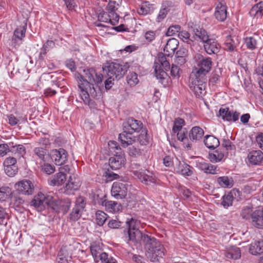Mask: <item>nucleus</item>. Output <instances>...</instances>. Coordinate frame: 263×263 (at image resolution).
Wrapping results in <instances>:
<instances>
[{"label": "nucleus", "mask_w": 263, "mask_h": 263, "mask_svg": "<svg viewBox=\"0 0 263 263\" xmlns=\"http://www.w3.org/2000/svg\"><path fill=\"white\" fill-rule=\"evenodd\" d=\"M249 162L253 165H259L263 160V153L260 151H252L248 155Z\"/></svg>", "instance_id": "nucleus-20"}, {"label": "nucleus", "mask_w": 263, "mask_h": 263, "mask_svg": "<svg viewBox=\"0 0 263 263\" xmlns=\"http://www.w3.org/2000/svg\"><path fill=\"white\" fill-rule=\"evenodd\" d=\"M215 16L217 20L220 21H224L227 17L226 6L219 3L216 7Z\"/></svg>", "instance_id": "nucleus-35"}, {"label": "nucleus", "mask_w": 263, "mask_h": 263, "mask_svg": "<svg viewBox=\"0 0 263 263\" xmlns=\"http://www.w3.org/2000/svg\"><path fill=\"white\" fill-rule=\"evenodd\" d=\"M178 172L182 175L189 176L192 174V171L190 169V166L184 163L179 165Z\"/></svg>", "instance_id": "nucleus-55"}, {"label": "nucleus", "mask_w": 263, "mask_h": 263, "mask_svg": "<svg viewBox=\"0 0 263 263\" xmlns=\"http://www.w3.org/2000/svg\"><path fill=\"white\" fill-rule=\"evenodd\" d=\"M90 251L96 262H98V259L104 253L101 247L96 243H93L90 246Z\"/></svg>", "instance_id": "nucleus-41"}, {"label": "nucleus", "mask_w": 263, "mask_h": 263, "mask_svg": "<svg viewBox=\"0 0 263 263\" xmlns=\"http://www.w3.org/2000/svg\"><path fill=\"white\" fill-rule=\"evenodd\" d=\"M203 47L205 52L209 54H217L220 48V45L213 39H209L204 43Z\"/></svg>", "instance_id": "nucleus-17"}, {"label": "nucleus", "mask_w": 263, "mask_h": 263, "mask_svg": "<svg viewBox=\"0 0 263 263\" xmlns=\"http://www.w3.org/2000/svg\"><path fill=\"white\" fill-rule=\"evenodd\" d=\"M245 43L247 48L253 50L256 47V41L253 37H248L245 39Z\"/></svg>", "instance_id": "nucleus-64"}, {"label": "nucleus", "mask_w": 263, "mask_h": 263, "mask_svg": "<svg viewBox=\"0 0 263 263\" xmlns=\"http://www.w3.org/2000/svg\"><path fill=\"white\" fill-rule=\"evenodd\" d=\"M111 15L107 12H101L98 15V20L100 22H103L105 23H109L112 26H115L116 25H114L113 22V17L110 16Z\"/></svg>", "instance_id": "nucleus-48"}, {"label": "nucleus", "mask_w": 263, "mask_h": 263, "mask_svg": "<svg viewBox=\"0 0 263 263\" xmlns=\"http://www.w3.org/2000/svg\"><path fill=\"white\" fill-rule=\"evenodd\" d=\"M179 45V41L175 38L170 39L164 48V51L166 53L167 56L174 53Z\"/></svg>", "instance_id": "nucleus-26"}, {"label": "nucleus", "mask_w": 263, "mask_h": 263, "mask_svg": "<svg viewBox=\"0 0 263 263\" xmlns=\"http://www.w3.org/2000/svg\"><path fill=\"white\" fill-rule=\"evenodd\" d=\"M239 115V112L230 110L229 107H221L219 110L218 116L224 121L235 122L238 120Z\"/></svg>", "instance_id": "nucleus-15"}, {"label": "nucleus", "mask_w": 263, "mask_h": 263, "mask_svg": "<svg viewBox=\"0 0 263 263\" xmlns=\"http://www.w3.org/2000/svg\"><path fill=\"white\" fill-rule=\"evenodd\" d=\"M130 67L128 62H111L107 63L103 66L104 74L116 78L117 80L123 78Z\"/></svg>", "instance_id": "nucleus-3"}, {"label": "nucleus", "mask_w": 263, "mask_h": 263, "mask_svg": "<svg viewBox=\"0 0 263 263\" xmlns=\"http://www.w3.org/2000/svg\"><path fill=\"white\" fill-rule=\"evenodd\" d=\"M178 36L182 41L191 45H192V44L193 42V40L190 39V33L186 31H182L179 32Z\"/></svg>", "instance_id": "nucleus-53"}, {"label": "nucleus", "mask_w": 263, "mask_h": 263, "mask_svg": "<svg viewBox=\"0 0 263 263\" xmlns=\"http://www.w3.org/2000/svg\"><path fill=\"white\" fill-rule=\"evenodd\" d=\"M207 78L191 74L189 87L197 98H202L205 93Z\"/></svg>", "instance_id": "nucleus-6"}, {"label": "nucleus", "mask_w": 263, "mask_h": 263, "mask_svg": "<svg viewBox=\"0 0 263 263\" xmlns=\"http://www.w3.org/2000/svg\"><path fill=\"white\" fill-rule=\"evenodd\" d=\"M172 3L170 1H164L162 3L161 8L157 15L156 21L157 22H161L166 16L172 7Z\"/></svg>", "instance_id": "nucleus-22"}, {"label": "nucleus", "mask_w": 263, "mask_h": 263, "mask_svg": "<svg viewBox=\"0 0 263 263\" xmlns=\"http://www.w3.org/2000/svg\"><path fill=\"white\" fill-rule=\"evenodd\" d=\"M109 152L113 155L114 153H118L119 152L118 149H122L120 147L119 144L115 141H110L108 143Z\"/></svg>", "instance_id": "nucleus-60"}, {"label": "nucleus", "mask_w": 263, "mask_h": 263, "mask_svg": "<svg viewBox=\"0 0 263 263\" xmlns=\"http://www.w3.org/2000/svg\"><path fill=\"white\" fill-rule=\"evenodd\" d=\"M193 31L195 39L202 41L203 43L210 39L206 31L202 28H195Z\"/></svg>", "instance_id": "nucleus-34"}, {"label": "nucleus", "mask_w": 263, "mask_h": 263, "mask_svg": "<svg viewBox=\"0 0 263 263\" xmlns=\"http://www.w3.org/2000/svg\"><path fill=\"white\" fill-rule=\"evenodd\" d=\"M204 135L203 130L199 126H194L189 133L190 141H198L202 138Z\"/></svg>", "instance_id": "nucleus-30"}, {"label": "nucleus", "mask_w": 263, "mask_h": 263, "mask_svg": "<svg viewBox=\"0 0 263 263\" xmlns=\"http://www.w3.org/2000/svg\"><path fill=\"white\" fill-rule=\"evenodd\" d=\"M66 175L60 172L56 174L54 177L50 181V184L53 186L62 185L66 181Z\"/></svg>", "instance_id": "nucleus-39"}, {"label": "nucleus", "mask_w": 263, "mask_h": 263, "mask_svg": "<svg viewBox=\"0 0 263 263\" xmlns=\"http://www.w3.org/2000/svg\"><path fill=\"white\" fill-rule=\"evenodd\" d=\"M95 74L96 70L93 68L83 70V73L80 75L79 82L81 81H87L89 84H92L95 82Z\"/></svg>", "instance_id": "nucleus-27"}, {"label": "nucleus", "mask_w": 263, "mask_h": 263, "mask_svg": "<svg viewBox=\"0 0 263 263\" xmlns=\"http://www.w3.org/2000/svg\"><path fill=\"white\" fill-rule=\"evenodd\" d=\"M140 134L138 136V141L142 145H146L149 141V137L147 134V130L146 128H142Z\"/></svg>", "instance_id": "nucleus-45"}, {"label": "nucleus", "mask_w": 263, "mask_h": 263, "mask_svg": "<svg viewBox=\"0 0 263 263\" xmlns=\"http://www.w3.org/2000/svg\"><path fill=\"white\" fill-rule=\"evenodd\" d=\"M10 152L17 154L18 157H21L26 153V149L23 145H17L10 147Z\"/></svg>", "instance_id": "nucleus-49"}, {"label": "nucleus", "mask_w": 263, "mask_h": 263, "mask_svg": "<svg viewBox=\"0 0 263 263\" xmlns=\"http://www.w3.org/2000/svg\"><path fill=\"white\" fill-rule=\"evenodd\" d=\"M107 218V215L102 211H98L96 213V223L100 226L104 224Z\"/></svg>", "instance_id": "nucleus-46"}, {"label": "nucleus", "mask_w": 263, "mask_h": 263, "mask_svg": "<svg viewBox=\"0 0 263 263\" xmlns=\"http://www.w3.org/2000/svg\"><path fill=\"white\" fill-rule=\"evenodd\" d=\"M71 200L68 198L55 199L52 196L48 208L55 213L62 212L66 214L71 206Z\"/></svg>", "instance_id": "nucleus-8"}, {"label": "nucleus", "mask_w": 263, "mask_h": 263, "mask_svg": "<svg viewBox=\"0 0 263 263\" xmlns=\"http://www.w3.org/2000/svg\"><path fill=\"white\" fill-rule=\"evenodd\" d=\"M18 168L17 165L4 166V171L9 177H13L17 173Z\"/></svg>", "instance_id": "nucleus-59"}, {"label": "nucleus", "mask_w": 263, "mask_h": 263, "mask_svg": "<svg viewBox=\"0 0 263 263\" xmlns=\"http://www.w3.org/2000/svg\"><path fill=\"white\" fill-rule=\"evenodd\" d=\"M102 204L106 207L108 211L111 212H117L122 209L121 203L116 201L104 200Z\"/></svg>", "instance_id": "nucleus-32"}, {"label": "nucleus", "mask_w": 263, "mask_h": 263, "mask_svg": "<svg viewBox=\"0 0 263 263\" xmlns=\"http://www.w3.org/2000/svg\"><path fill=\"white\" fill-rule=\"evenodd\" d=\"M126 81L131 87L136 86L139 82L137 74L135 72H129L126 76Z\"/></svg>", "instance_id": "nucleus-47"}, {"label": "nucleus", "mask_w": 263, "mask_h": 263, "mask_svg": "<svg viewBox=\"0 0 263 263\" xmlns=\"http://www.w3.org/2000/svg\"><path fill=\"white\" fill-rule=\"evenodd\" d=\"M249 14L253 17H260L263 15V2L254 5L250 9Z\"/></svg>", "instance_id": "nucleus-31"}, {"label": "nucleus", "mask_w": 263, "mask_h": 263, "mask_svg": "<svg viewBox=\"0 0 263 263\" xmlns=\"http://www.w3.org/2000/svg\"><path fill=\"white\" fill-rule=\"evenodd\" d=\"M185 125L184 120L180 118H176L174 120L173 132L176 133L178 131L183 129L182 126Z\"/></svg>", "instance_id": "nucleus-50"}, {"label": "nucleus", "mask_w": 263, "mask_h": 263, "mask_svg": "<svg viewBox=\"0 0 263 263\" xmlns=\"http://www.w3.org/2000/svg\"><path fill=\"white\" fill-rule=\"evenodd\" d=\"M14 188L20 194L29 196L34 193L35 186L32 181L23 179L16 182Z\"/></svg>", "instance_id": "nucleus-9"}, {"label": "nucleus", "mask_w": 263, "mask_h": 263, "mask_svg": "<svg viewBox=\"0 0 263 263\" xmlns=\"http://www.w3.org/2000/svg\"><path fill=\"white\" fill-rule=\"evenodd\" d=\"M80 186V182L76 181L75 180L72 181L71 177H70V180L66 185V190L70 191H76L79 189Z\"/></svg>", "instance_id": "nucleus-57"}, {"label": "nucleus", "mask_w": 263, "mask_h": 263, "mask_svg": "<svg viewBox=\"0 0 263 263\" xmlns=\"http://www.w3.org/2000/svg\"><path fill=\"white\" fill-rule=\"evenodd\" d=\"M82 213V211L73 207L69 215L70 220L73 221L78 220L81 218Z\"/></svg>", "instance_id": "nucleus-56"}, {"label": "nucleus", "mask_w": 263, "mask_h": 263, "mask_svg": "<svg viewBox=\"0 0 263 263\" xmlns=\"http://www.w3.org/2000/svg\"><path fill=\"white\" fill-rule=\"evenodd\" d=\"M222 77V70L218 68L214 70L211 73L209 83L212 85H215L220 82V78Z\"/></svg>", "instance_id": "nucleus-43"}, {"label": "nucleus", "mask_w": 263, "mask_h": 263, "mask_svg": "<svg viewBox=\"0 0 263 263\" xmlns=\"http://www.w3.org/2000/svg\"><path fill=\"white\" fill-rule=\"evenodd\" d=\"M101 261L103 263H116V260L111 256H109L108 254L104 252L98 259V262Z\"/></svg>", "instance_id": "nucleus-58"}, {"label": "nucleus", "mask_w": 263, "mask_h": 263, "mask_svg": "<svg viewBox=\"0 0 263 263\" xmlns=\"http://www.w3.org/2000/svg\"><path fill=\"white\" fill-rule=\"evenodd\" d=\"M252 224L258 229L263 228V207L253 212L252 219L250 221Z\"/></svg>", "instance_id": "nucleus-18"}, {"label": "nucleus", "mask_w": 263, "mask_h": 263, "mask_svg": "<svg viewBox=\"0 0 263 263\" xmlns=\"http://www.w3.org/2000/svg\"><path fill=\"white\" fill-rule=\"evenodd\" d=\"M165 55L163 53L158 54V62H155L154 67L155 69V74L159 82L164 87L170 86L172 84V80L167 73L163 70L161 67V64L166 61Z\"/></svg>", "instance_id": "nucleus-4"}, {"label": "nucleus", "mask_w": 263, "mask_h": 263, "mask_svg": "<svg viewBox=\"0 0 263 263\" xmlns=\"http://www.w3.org/2000/svg\"><path fill=\"white\" fill-rule=\"evenodd\" d=\"M176 133L178 140L183 142L184 147L190 149L192 144L187 138L188 132L186 128H184L183 129L178 131Z\"/></svg>", "instance_id": "nucleus-29"}, {"label": "nucleus", "mask_w": 263, "mask_h": 263, "mask_svg": "<svg viewBox=\"0 0 263 263\" xmlns=\"http://www.w3.org/2000/svg\"><path fill=\"white\" fill-rule=\"evenodd\" d=\"M154 5L151 4L148 2L143 1L140 7V9L138 11V13L141 15H146L148 13H150L153 11L154 9Z\"/></svg>", "instance_id": "nucleus-40"}, {"label": "nucleus", "mask_w": 263, "mask_h": 263, "mask_svg": "<svg viewBox=\"0 0 263 263\" xmlns=\"http://www.w3.org/2000/svg\"><path fill=\"white\" fill-rule=\"evenodd\" d=\"M205 145L210 149H215L219 145V140L213 135H206L204 140Z\"/></svg>", "instance_id": "nucleus-33"}, {"label": "nucleus", "mask_w": 263, "mask_h": 263, "mask_svg": "<svg viewBox=\"0 0 263 263\" xmlns=\"http://www.w3.org/2000/svg\"><path fill=\"white\" fill-rule=\"evenodd\" d=\"M198 167L206 174H217L219 171L217 166L205 162H199Z\"/></svg>", "instance_id": "nucleus-28"}, {"label": "nucleus", "mask_w": 263, "mask_h": 263, "mask_svg": "<svg viewBox=\"0 0 263 263\" xmlns=\"http://www.w3.org/2000/svg\"><path fill=\"white\" fill-rule=\"evenodd\" d=\"M126 223L127 226V231H135L138 230L139 229V221L133 218H131L130 219H128L126 221Z\"/></svg>", "instance_id": "nucleus-52"}, {"label": "nucleus", "mask_w": 263, "mask_h": 263, "mask_svg": "<svg viewBox=\"0 0 263 263\" xmlns=\"http://www.w3.org/2000/svg\"><path fill=\"white\" fill-rule=\"evenodd\" d=\"M150 235L142 233L139 230L135 231H124V237L125 240L128 244H133L135 246L145 244V239L149 237Z\"/></svg>", "instance_id": "nucleus-7"}, {"label": "nucleus", "mask_w": 263, "mask_h": 263, "mask_svg": "<svg viewBox=\"0 0 263 263\" xmlns=\"http://www.w3.org/2000/svg\"><path fill=\"white\" fill-rule=\"evenodd\" d=\"M118 5L116 4L115 2L110 1L106 7L107 12L111 15L110 16L113 17L114 25H117L119 20V15L116 12L118 9Z\"/></svg>", "instance_id": "nucleus-25"}, {"label": "nucleus", "mask_w": 263, "mask_h": 263, "mask_svg": "<svg viewBox=\"0 0 263 263\" xmlns=\"http://www.w3.org/2000/svg\"><path fill=\"white\" fill-rule=\"evenodd\" d=\"M253 212L252 209L249 206H246L242 209L241 212V216L244 219L251 220Z\"/></svg>", "instance_id": "nucleus-54"}, {"label": "nucleus", "mask_w": 263, "mask_h": 263, "mask_svg": "<svg viewBox=\"0 0 263 263\" xmlns=\"http://www.w3.org/2000/svg\"><path fill=\"white\" fill-rule=\"evenodd\" d=\"M10 192V189L8 186L0 187V201H5L8 197Z\"/></svg>", "instance_id": "nucleus-63"}, {"label": "nucleus", "mask_w": 263, "mask_h": 263, "mask_svg": "<svg viewBox=\"0 0 263 263\" xmlns=\"http://www.w3.org/2000/svg\"><path fill=\"white\" fill-rule=\"evenodd\" d=\"M128 184L125 181H116L112 184L111 193L117 199L124 198L127 193Z\"/></svg>", "instance_id": "nucleus-10"}, {"label": "nucleus", "mask_w": 263, "mask_h": 263, "mask_svg": "<svg viewBox=\"0 0 263 263\" xmlns=\"http://www.w3.org/2000/svg\"><path fill=\"white\" fill-rule=\"evenodd\" d=\"M224 154L221 151L217 149L212 153H209V159L212 163H217L222 160Z\"/></svg>", "instance_id": "nucleus-42"}, {"label": "nucleus", "mask_w": 263, "mask_h": 263, "mask_svg": "<svg viewBox=\"0 0 263 263\" xmlns=\"http://www.w3.org/2000/svg\"><path fill=\"white\" fill-rule=\"evenodd\" d=\"M249 251L253 255L263 253V240L252 243L249 248Z\"/></svg>", "instance_id": "nucleus-36"}, {"label": "nucleus", "mask_w": 263, "mask_h": 263, "mask_svg": "<svg viewBox=\"0 0 263 263\" xmlns=\"http://www.w3.org/2000/svg\"><path fill=\"white\" fill-rule=\"evenodd\" d=\"M221 205L226 209L232 206L234 200V197L232 192H229L222 196Z\"/></svg>", "instance_id": "nucleus-44"}, {"label": "nucleus", "mask_w": 263, "mask_h": 263, "mask_svg": "<svg viewBox=\"0 0 263 263\" xmlns=\"http://www.w3.org/2000/svg\"><path fill=\"white\" fill-rule=\"evenodd\" d=\"M223 251L224 255L228 259L236 260L239 259L241 256L240 250L236 246H232L226 248Z\"/></svg>", "instance_id": "nucleus-21"}, {"label": "nucleus", "mask_w": 263, "mask_h": 263, "mask_svg": "<svg viewBox=\"0 0 263 263\" xmlns=\"http://www.w3.org/2000/svg\"><path fill=\"white\" fill-rule=\"evenodd\" d=\"M33 157L40 160L45 162L48 157V151L46 147H37L33 150Z\"/></svg>", "instance_id": "nucleus-23"}, {"label": "nucleus", "mask_w": 263, "mask_h": 263, "mask_svg": "<svg viewBox=\"0 0 263 263\" xmlns=\"http://www.w3.org/2000/svg\"><path fill=\"white\" fill-rule=\"evenodd\" d=\"M238 45L239 41L236 37L228 35L224 43V49L226 51L229 52L237 51Z\"/></svg>", "instance_id": "nucleus-19"}, {"label": "nucleus", "mask_w": 263, "mask_h": 263, "mask_svg": "<svg viewBox=\"0 0 263 263\" xmlns=\"http://www.w3.org/2000/svg\"><path fill=\"white\" fill-rule=\"evenodd\" d=\"M26 25L20 26L15 29L12 39V45L14 47L18 46L22 39L25 36Z\"/></svg>", "instance_id": "nucleus-16"}, {"label": "nucleus", "mask_w": 263, "mask_h": 263, "mask_svg": "<svg viewBox=\"0 0 263 263\" xmlns=\"http://www.w3.org/2000/svg\"><path fill=\"white\" fill-rule=\"evenodd\" d=\"M143 128V123L134 118H128L123 123V130L129 134L139 133Z\"/></svg>", "instance_id": "nucleus-13"}, {"label": "nucleus", "mask_w": 263, "mask_h": 263, "mask_svg": "<svg viewBox=\"0 0 263 263\" xmlns=\"http://www.w3.org/2000/svg\"><path fill=\"white\" fill-rule=\"evenodd\" d=\"M118 153H114L112 156L108 160V164L112 170H117L124 166L126 162V158L124 152L119 149Z\"/></svg>", "instance_id": "nucleus-11"}, {"label": "nucleus", "mask_w": 263, "mask_h": 263, "mask_svg": "<svg viewBox=\"0 0 263 263\" xmlns=\"http://www.w3.org/2000/svg\"><path fill=\"white\" fill-rule=\"evenodd\" d=\"M197 59V67L192 72V74L197 75L199 77L207 78L206 74L211 70L212 66V61L211 58L204 57L198 54L196 57Z\"/></svg>", "instance_id": "nucleus-5"}, {"label": "nucleus", "mask_w": 263, "mask_h": 263, "mask_svg": "<svg viewBox=\"0 0 263 263\" xmlns=\"http://www.w3.org/2000/svg\"><path fill=\"white\" fill-rule=\"evenodd\" d=\"M51 159L57 165H62L68 160V153L64 148L52 149L50 152Z\"/></svg>", "instance_id": "nucleus-14"}, {"label": "nucleus", "mask_w": 263, "mask_h": 263, "mask_svg": "<svg viewBox=\"0 0 263 263\" xmlns=\"http://www.w3.org/2000/svg\"><path fill=\"white\" fill-rule=\"evenodd\" d=\"M133 134L127 133L123 132L119 135V139L120 140L123 146L126 147L128 145H132L136 141V137L132 136Z\"/></svg>", "instance_id": "nucleus-24"}, {"label": "nucleus", "mask_w": 263, "mask_h": 263, "mask_svg": "<svg viewBox=\"0 0 263 263\" xmlns=\"http://www.w3.org/2000/svg\"><path fill=\"white\" fill-rule=\"evenodd\" d=\"M51 199H52V196L39 192L31 201L30 205L34 207L38 211H42L45 208V204L48 206Z\"/></svg>", "instance_id": "nucleus-12"}, {"label": "nucleus", "mask_w": 263, "mask_h": 263, "mask_svg": "<svg viewBox=\"0 0 263 263\" xmlns=\"http://www.w3.org/2000/svg\"><path fill=\"white\" fill-rule=\"evenodd\" d=\"M144 248L147 258L152 262L159 261L165 255L166 250L161 242L151 235L145 239Z\"/></svg>", "instance_id": "nucleus-1"}, {"label": "nucleus", "mask_w": 263, "mask_h": 263, "mask_svg": "<svg viewBox=\"0 0 263 263\" xmlns=\"http://www.w3.org/2000/svg\"><path fill=\"white\" fill-rule=\"evenodd\" d=\"M134 173L141 182L146 184H148L150 183H155V179L153 176L146 175L142 172L135 171Z\"/></svg>", "instance_id": "nucleus-37"}, {"label": "nucleus", "mask_w": 263, "mask_h": 263, "mask_svg": "<svg viewBox=\"0 0 263 263\" xmlns=\"http://www.w3.org/2000/svg\"><path fill=\"white\" fill-rule=\"evenodd\" d=\"M217 181L220 186L224 188H231L234 184L233 178L228 176L219 177L217 178Z\"/></svg>", "instance_id": "nucleus-38"}, {"label": "nucleus", "mask_w": 263, "mask_h": 263, "mask_svg": "<svg viewBox=\"0 0 263 263\" xmlns=\"http://www.w3.org/2000/svg\"><path fill=\"white\" fill-rule=\"evenodd\" d=\"M128 154L133 157H137L141 155L142 152L140 148L135 146H130L128 148Z\"/></svg>", "instance_id": "nucleus-61"}, {"label": "nucleus", "mask_w": 263, "mask_h": 263, "mask_svg": "<svg viewBox=\"0 0 263 263\" xmlns=\"http://www.w3.org/2000/svg\"><path fill=\"white\" fill-rule=\"evenodd\" d=\"M86 204V201L85 198L80 196L77 198L74 203V207L83 212L85 208Z\"/></svg>", "instance_id": "nucleus-51"}, {"label": "nucleus", "mask_w": 263, "mask_h": 263, "mask_svg": "<svg viewBox=\"0 0 263 263\" xmlns=\"http://www.w3.org/2000/svg\"><path fill=\"white\" fill-rule=\"evenodd\" d=\"M41 170L45 173L50 175L53 173L55 169L54 165L49 163H44L41 165Z\"/></svg>", "instance_id": "nucleus-62"}, {"label": "nucleus", "mask_w": 263, "mask_h": 263, "mask_svg": "<svg viewBox=\"0 0 263 263\" xmlns=\"http://www.w3.org/2000/svg\"><path fill=\"white\" fill-rule=\"evenodd\" d=\"M78 86L81 90V97L85 104L90 107L95 106V101L90 99L91 97L96 100L102 98V92L98 87H95L93 83L89 84L87 81H81L79 82Z\"/></svg>", "instance_id": "nucleus-2"}]
</instances>
